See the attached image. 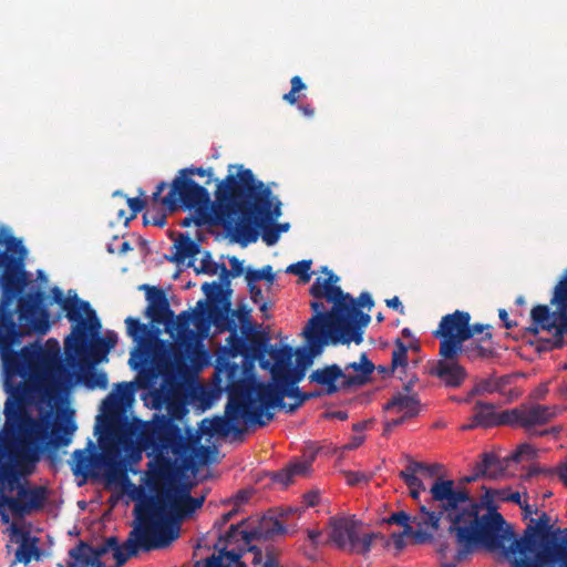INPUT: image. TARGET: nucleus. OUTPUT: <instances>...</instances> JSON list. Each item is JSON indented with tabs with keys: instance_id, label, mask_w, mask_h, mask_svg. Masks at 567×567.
I'll return each instance as SVG.
<instances>
[{
	"instance_id": "obj_27",
	"label": "nucleus",
	"mask_w": 567,
	"mask_h": 567,
	"mask_svg": "<svg viewBox=\"0 0 567 567\" xmlns=\"http://www.w3.org/2000/svg\"><path fill=\"white\" fill-rule=\"evenodd\" d=\"M140 289L146 292L148 305L145 315L151 319L152 323L162 324L172 318L173 310L163 289L146 284L140 286Z\"/></svg>"
},
{
	"instance_id": "obj_30",
	"label": "nucleus",
	"mask_w": 567,
	"mask_h": 567,
	"mask_svg": "<svg viewBox=\"0 0 567 567\" xmlns=\"http://www.w3.org/2000/svg\"><path fill=\"white\" fill-rule=\"evenodd\" d=\"M107 551V547L104 544L93 547L81 540L78 546L69 551V556L74 561L69 563L68 567H105L101 558Z\"/></svg>"
},
{
	"instance_id": "obj_38",
	"label": "nucleus",
	"mask_w": 567,
	"mask_h": 567,
	"mask_svg": "<svg viewBox=\"0 0 567 567\" xmlns=\"http://www.w3.org/2000/svg\"><path fill=\"white\" fill-rule=\"evenodd\" d=\"M384 522L389 525L402 526L404 534H414L416 543H425L432 538V535L423 529L424 527L417 526V529H414L411 525V523H414L413 517L404 511L392 513Z\"/></svg>"
},
{
	"instance_id": "obj_48",
	"label": "nucleus",
	"mask_w": 567,
	"mask_h": 567,
	"mask_svg": "<svg viewBox=\"0 0 567 567\" xmlns=\"http://www.w3.org/2000/svg\"><path fill=\"white\" fill-rule=\"evenodd\" d=\"M16 333V324L10 313L3 316L0 320V348L7 349L12 344Z\"/></svg>"
},
{
	"instance_id": "obj_9",
	"label": "nucleus",
	"mask_w": 567,
	"mask_h": 567,
	"mask_svg": "<svg viewBox=\"0 0 567 567\" xmlns=\"http://www.w3.org/2000/svg\"><path fill=\"white\" fill-rule=\"evenodd\" d=\"M48 497V487L21 483L14 465L0 464V509L8 508L13 517L23 518L42 511Z\"/></svg>"
},
{
	"instance_id": "obj_29",
	"label": "nucleus",
	"mask_w": 567,
	"mask_h": 567,
	"mask_svg": "<svg viewBox=\"0 0 567 567\" xmlns=\"http://www.w3.org/2000/svg\"><path fill=\"white\" fill-rule=\"evenodd\" d=\"M308 379L311 383L320 385L327 395H333L339 392L340 389H343L342 381H344V371L337 363H332L313 370Z\"/></svg>"
},
{
	"instance_id": "obj_20",
	"label": "nucleus",
	"mask_w": 567,
	"mask_h": 567,
	"mask_svg": "<svg viewBox=\"0 0 567 567\" xmlns=\"http://www.w3.org/2000/svg\"><path fill=\"white\" fill-rule=\"evenodd\" d=\"M127 334L135 343V349L131 353L128 363L133 370H138L145 364L151 354V349L156 340L157 330L147 323H142L140 319L127 317L125 319Z\"/></svg>"
},
{
	"instance_id": "obj_23",
	"label": "nucleus",
	"mask_w": 567,
	"mask_h": 567,
	"mask_svg": "<svg viewBox=\"0 0 567 567\" xmlns=\"http://www.w3.org/2000/svg\"><path fill=\"white\" fill-rule=\"evenodd\" d=\"M95 364L81 363L76 364L75 368H71L66 373L65 378L61 382V393L70 390L78 383L84 384L87 389H106L107 388V375L103 371H96Z\"/></svg>"
},
{
	"instance_id": "obj_26",
	"label": "nucleus",
	"mask_w": 567,
	"mask_h": 567,
	"mask_svg": "<svg viewBox=\"0 0 567 567\" xmlns=\"http://www.w3.org/2000/svg\"><path fill=\"white\" fill-rule=\"evenodd\" d=\"M51 293L53 301L61 307L68 320L73 324H76L89 313H93L90 302L80 299L75 291L70 290L69 295L64 297L59 287H53Z\"/></svg>"
},
{
	"instance_id": "obj_61",
	"label": "nucleus",
	"mask_w": 567,
	"mask_h": 567,
	"mask_svg": "<svg viewBox=\"0 0 567 567\" xmlns=\"http://www.w3.org/2000/svg\"><path fill=\"white\" fill-rule=\"evenodd\" d=\"M202 290L210 301L217 300V298L223 293L221 285L216 281L204 282Z\"/></svg>"
},
{
	"instance_id": "obj_11",
	"label": "nucleus",
	"mask_w": 567,
	"mask_h": 567,
	"mask_svg": "<svg viewBox=\"0 0 567 567\" xmlns=\"http://www.w3.org/2000/svg\"><path fill=\"white\" fill-rule=\"evenodd\" d=\"M168 187L166 182H161L152 195L155 203H161L171 213L192 210L193 208H210L212 203L208 189L199 185L194 178H188L186 171H178L165 196L162 193Z\"/></svg>"
},
{
	"instance_id": "obj_13",
	"label": "nucleus",
	"mask_w": 567,
	"mask_h": 567,
	"mask_svg": "<svg viewBox=\"0 0 567 567\" xmlns=\"http://www.w3.org/2000/svg\"><path fill=\"white\" fill-rule=\"evenodd\" d=\"M34 367L45 394L50 398L60 394L61 382L71 367L63 362L60 354V344L55 339H49L45 343V348L39 349L35 354Z\"/></svg>"
},
{
	"instance_id": "obj_3",
	"label": "nucleus",
	"mask_w": 567,
	"mask_h": 567,
	"mask_svg": "<svg viewBox=\"0 0 567 567\" xmlns=\"http://www.w3.org/2000/svg\"><path fill=\"white\" fill-rule=\"evenodd\" d=\"M28 249L22 239L13 236L9 228L0 227V309L7 311L18 298V317L25 333L45 334L50 329L48 313L43 310L37 317L44 293L40 290L22 295L31 282V275L25 270Z\"/></svg>"
},
{
	"instance_id": "obj_15",
	"label": "nucleus",
	"mask_w": 567,
	"mask_h": 567,
	"mask_svg": "<svg viewBox=\"0 0 567 567\" xmlns=\"http://www.w3.org/2000/svg\"><path fill=\"white\" fill-rule=\"evenodd\" d=\"M471 316L466 311L455 310L442 317L437 329L433 332L441 339L440 355L456 359L462 352V343L471 339Z\"/></svg>"
},
{
	"instance_id": "obj_52",
	"label": "nucleus",
	"mask_w": 567,
	"mask_h": 567,
	"mask_svg": "<svg viewBox=\"0 0 567 567\" xmlns=\"http://www.w3.org/2000/svg\"><path fill=\"white\" fill-rule=\"evenodd\" d=\"M536 450L528 443H523L517 446V449L507 456V461L519 463L524 458L533 460L536 456Z\"/></svg>"
},
{
	"instance_id": "obj_4",
	"label": "nucleus",
	"mask_w": 567,
	"mask_h": 567,
	"mask_svg": "<svg viewBox=\"0 0 567 567\" xmlns=\"http://www.w3.org/2000/svg\"><path fill=\"white\" fill-rule=\"evenodd\" d=\"M504 526L498 533L499 546L485 548L497 550L509 567H561L566 561L567 528H554L547 513L530 518L519 537Z\"/></svg>"
},
{
	"instance_id": "obj_60",
	"label": "nucleus",
	"mask_w": 567,
	"mask_h": 567,
	"mask_svg": "<svg viewBox=\"0 0 567 567\" xmlns=\"http://www.w3.org/2000/svg\"><path fill=\"white\" fill-rule=\"evenodd\" d=\"M126 202L131 209V215L125 217V224H128L130 220L134 219L144 209L146 202L140 197H128Z\"/></svg>"
},
{
	"instance_id": "obj_49",
	"label": "nucleus",
	"mask_w": 567,
	"mask_h": 567,
	"mask_svg": "<svg viewBox=\"0 0 567 567\" xmlns=\"http://www.w3.org/2000/svg\"><path fill=\"white\" fill-rule=\"evenodd\" d=\"M246 280L248 286L255 285V282L259 280H266L267 282L272 284L275 280L272 267L270 265H267L258 270L248 269L246 271Z\"/></svg>"
},
{
	"instance_id": "obj_33",
	"label": "nucleus",
	"mask_w": 567,
	"mask_h": 567,
	"mask_svg": "<svg viewBox=\"0 0 567 567\" xmlns=\"http://www.w3.org/2000/svg\"><path fill=\"white\" fill-rule=\"evenodd\" d=\"M233 332L227 338V346L233 357L244 355L256 358L259 355L266 347V341L261 337L255 336L250 339L249 344L245 339L236 333L235 327L231 328Z\"/></svg>"
},
{
	"instance_id": "obj_19",
	"label": "nucleus",
	"mask_w": 567,
	"mask_h": 567,
	"mask_svg": "<svg viewBox=\"0 0 567 567\" xmlns=\"http://www.w3.org/2000/svg\"><path fill=\"white\" fill-rule=\"evenodd\" d=\"M330 538L341 549L365 555L371 550L372 542L383 536L379 533H368L360 537L357 522L340 518L332 523Z\"/></svg>"
},
{
	"instance_id": "obj_18",
	"label": "nucleus",
	"mask_w": 567,
	"mask_h": 567,
	"mask_svg": "<svg viewBox=\"0 0 567 567\" xmlns=\"http://www.w3.org/2000/svg\"><path fill=\"white\" fill-rule=\"evenodd\" d=\"M556 406L542 404H520L509 410V426L523 427L530 436H544L549 433H558L553 427L550 430L536 431L534 427L545 425L557 415Z\"/></svg>"
},
{
	"instance_id": "obj_7",
	"label": "nucleus",
	"mask_w": 567,
	"mask_h": 567,
	"mask_svg": "<svg viewBox=\"0 0 567 567\" xmlns=\"http://www.w3.org/2000/svg\"><path fill=\"white\" fill-rule=\"evenodd\" d=\"M3 413L0 452H8L18 463L33 464L48 437V426L11 400L6 402Z\"/></svg>"
},
{
	"instance_id": "obj_10",
	"label": "nucleus",
	"mask_w": 567,
	"mask_h": 567,
	"mask_svg": "<svg viewBox=\"0 0 567 567\" xmlns=\"http://www.w3.org/2000/svg\"><path fill=\"white\" fill-rule=\"evenodd\" d=\"M100 329L101 322L94 310L72 326L64 340L65 360L71 368L89 362L97 364L107 355L109 351L97 338Z\"/></svg>"
},
{
	"instance_id": "obj_21",
	"label": "nucleus",
	"mask_w": 567,
	"mask_h": 567,
	"mask_svg": "<svg viewBox=\"0 0 567 567\" xmlns=\"http://www.w3.org/2000/svg\"><path fill=\"white\" fill-rule=\"evenodd\" d=\"M153 497H159V495H152ZM206 495L203 494L199 497H167L164 498L161 496V499L164 504L163 512V520L158 528V537H163L167 539L172 534H177L178 532H166L165 523L168 519H184L190 517L198 508H200L205 502Z\"/></svg>"
},
{
	"instance_id": "obj_31",
	"label": "nucleus",
	"mask_w": 567,
	"mask_h": 567,
	"mask_svg": "<svg viewBox=\"0 0 567 567\" xmlns=\"http://www.w3.org/2000/svg\"><path fill=\"white\" fill-rule=\"evenodd\" d=\"M307 342V348L296 350L297 367L308 369L313 363V358L320 355L324 347L332 344L326 336H318L302 331L301 333Z\"/></svg>"
},
{
	"instance_id": "obj_50",
	"label": "nucleus",
	"mask_w": 567,
	"mask_h": 567,
	"mask_svg": "<svg viewBox=\"0 0 567 567\" xmlns=\"http://www.w3.org/2000/svg\"><path fill=\"white\" fill-rule=\"evenodd\" d=\"M312 265V260H300L298 262L291 264L287 267L286 272L299 276V279L302 284H306L310 280V268Z\"/></svg>"
},
{
	"instance_id": "obj_8",
	"label": "nucleus",
	"mask_w": 567,
	"mask_h": 567,
	"mask_svg": "<svg viewBox=\"0 0 567 567\" xmlns=\"http://www.w3.org/2000/svg\"><path fill=\"white\" fill-rule=\"evenodd\" d=\"M132 496L137 502L134 513L138 524L130 532L121 548L113 553L114 567H122L131 557L137 555L140 548L145 551L161 548L177 537V534H172L167 539L158 537L164 512L161 497L146 496L140 488H135Z\"/></svg>"
},
{
	"instance_id": "obj_41",
	"label": "nucleus",
	"mask_w": 567,
	"mask_h": 567,
	"mask_svg": "<svg viewBox=\"0 0 567 567\" xmlns=\"http://www.w3.org/2000/svg\"><path fill=\"white\" fill-rule=\"evenodd\" d=\"M306 374V369L296 365L295 369L290 368L289 364L274 367L271 375L274 384H287L297 385L302 381Z\"/></svg>"
},
{
	"instance_id": "obj_35",
	"label": "nucleus",
	"mask_w": 567,
	"mask_h": 567,
	"mask_svg": "<svg viewBox=\"0 0 567 567\" xmlns=\"http://www.w3.org/2000/svg\"><path fill=\"white\" fill-rule=\"evenodd\" d=\"M192 319L193 317L189 311H182L177 316L173 312L172 318L167 319L162 324L171 336L177 332L179 343L188 349L192 347V340L194 338V331L189 329Z\"/></svg>"
},
{
	"instance_id": "obj_43",
	"label": "nucleus",
	"mask_w": 567,
	"mask_h": 567,
	"mask_svg": "<svg viewBox=\"0 0 567 567\" xmlns=\"http://www.w3.org/2000/svg\"><path fill=\"white\" fill-rule=\"evenodd\" d=\"M215 203L210 208H193L195 215L185 217L179 225L182 227H189L192 224L196 226L204 225H219L216 219V215L214 212Z\"/></svg>"
},
{
	"instance_id": "obj_2",
	"label": "nucleus",
	"mask_w": 567,
	"mask_h": 567,
	"mask_svg": "<svg viewBox=\"0 0 567 567\" xmlns=\"http://www.w3.org/2000/svg\"><path fill=\"white\" fill-rule=\"evenodd\" d=\"M229 174L215 189V215L219 226L244 245L255 243L262 230L267 246L278 243L275 221L281 216V203L270 187L256 179L243 165H229Z\"/></svg>"
},
{
	"instance_id": "obj_1",
	"label": "nucleus",
	"mask_w": 567,
	"mask_h": 567,
	"mask_svg": "<svg viewBox=\"0 0 567 567\" xmlns=\"http://www.w3.org/2000/svg\"><path fill=\"white\" fill-rule=\"evenodd\" d=\"M426 504L420 505V515L413 516L419 527L440 528L442 518L451 523L447 532L455 537L456 563L464 560L478 547H498L499 529L506 522L495 508L480 515L482 505L475 502L465 487L456 486L453 480L434 478Z\"/></svg>"
},
{
	"instance_id": "obj_17",
	"label": "nucleus",
	"mask_w": 567,
	"mask_h": 567,
	"mask_svg": "<svg viewBox=\"0 0 567 567\" xmlns=\"http://www.w3.org/2000/svg\"><path fill=\"white\" fill-rule=\"evenodd\" d=\"M216 373L224 375L225 389L228 392L229 408L237 405V402L252 406L258 405V385L261 382L248 381L244 378L243 369L235 362L219 363Z\"/></svg>"
},
{
	"instance_id": "obj_37",
	"label": "nucleus",
	"mask_w": 567,
	"mask_h": 567,
	"mask_svg": "<svg viewBox=\"0 0 567 567\" xmlns=\"http://www.w3.org/2000/svg\"><path fill=\"white\" fill-rule=\"evenodd\" d=\"M421 402L416 393L403 394L401 392L395 393L384 405L385 411L396 410L398 412H404L403 415L409 419L416 416L420 413Z\"/></svg>"
},
{
	"instance_id": "obj_16",
	"label": "nucleus",
	"mask_w": 567,
	"mask_h": 567,
	"mask_svg": "<svg viewBox=\"0 0 567 567\" xmlns=\"http://www.w3.org/2000/svg\"><path fill=\"white\" fill-rule=\"evenodd\" d=\"M257 408H262V419L271 421L275 414L270 409L279 408L288 413L295 412L302 404H298L305 392L297 385L260 383L258 385Z\"/></svg>"
},
{
	"instance_id": "obj_57",
	"label": "nucleus",
	"mask_w": 567,
	"mask_h": 567,
	"mask_svg": "<svg viewBox=\"0 0 567 567\" xmlns=\"http://www.w3.org/2000/svg\"><path fill=\"white\" fill-rule=\"evenodd\" d=\"M271 358L275 360L276 362V365L275 367H278V365H285V364H289L287 361L291 358L292 355V348L291 347H285L282 349H275L272 348L270 351H269Z\"/></svg>"
},
{
	"instance_id": "obj_46",
	"label": "nucleus",
	"mask_w": 567,
	"mask_h": 567,
	"mask_svg": "<svg viewBox=\"0 0 567 567\" xmlns=\"http://www.w3.org/2000/svg\"><path fill=\"white\" fill-rule=\"evenodd\" d=\"M422 467V462L410 460L405 470L400 472L399 476L404 481L409 489H426L423 482L416 476Z\"/></svg>"
},
{
	"instance_id": "obj_53",
	"label": "nucleus",
	"mask_w": 567,
	"mask_h": 567,
	"mask_svg": "<svg viewBox=\"0 0 567 567\" xmlns=\"http://www.w3.org/2000/svg\"><path fill=\"white\" fill-rule=\"evenodd\" d=\"M219 265L213 260L209 251H205L200 258L199 267H195L196 274H206L214 276L218 274Z\"/></svg>"
},
{
	"instance_id": "obj_63",
	"label": "nucleus",
	"mask_w": 567,
	"mask_h": 567,
	"mask_svg": "<svg viewBox=\"0 0 567 567\" xmlns=\"http://www.w3.org/2000/svg\"><path fill=\"white\" fill-rule=\"evenodd\" d=\"M197 307L205 308L208 318L213 319L215 322H217L219 318L224 317L221 309H219L217 305H207L204 301H198Z\"/></svg>"
},
{
	"instance_id": "obj_62",
	"label": "nucleus",
	"mask_w": 567,
	"mask_h": 567,
	"mask_svg": "<svg viewBox=\"0 0 567 567\" xmlns=\"http://www.w3.org/2000/svg\"><path fill=\"white\" fill-rule=\"evenodd\" d=\"M220 554L227 560L226 564H230L235 567H246V564L241 560V553L236 550H227L226 548L220 549Z\"/></svg>"
},
{
	"instance_id": "obj_56",
	"label": "nucleus",
	"mask_w": 567,
	"mask_h": 567,
	"mask_svg": "<svg viewBox=\"0 0 567 567\" xmlns=\"http://www.w3.org/2000/svg\"><path fill=\"white\" fill-rule=\"evenodd\" d=\"M461 353H464L470 360H475L477 358H486L491 351L478 343H471L467 346L462 344Z\"/></svg>"
},
{
	"instance_id": "obj_55",
	"label": "nucleus",
	"mask_w": 567,
	"mask_h": 567,
	"mask_svg": "<svg viewBox=\"0 0 567 567\" xmlns=\"http://www.w3.org/2000/svg\"><path fill=\"white\" fill-rule=\"evenodd\" d=\"M181 171H186V175L188 176V178H193L195 175H198L200 177H207V179L205 181V183L203 185L205 187L210 185L213 182H215L217 185L218 181H219L218 178H214L213 167L204 168V167L189 166V167L182 168Z\"/></svg>"
},
{
	"instance_id": "obj_64",
	"label": "nucleus",
	"mask_w": 567,
	"mask_h": 567,
	"mask_svg": "<svg viewBox=\"0 0 567 567\" xmlns=\"http://www.w3.org/2000/svg\"><path fill=\"white\" fill-rule=\"evenodd\" d=\"M246 524V519H243L238 524H231L224 536L219 537V542L231 543V540L240 534L239 528Z\"/></svg>"
},
{
	"instance_id": "obj_45",
	"label": "nucleus",
	"mask_w": 567,
	"mask_h": 567,
	"mask_svg": "<svg viewBox=\"0 0 567 567\" xmlns=\"http://www.w3.org/2000/svg\"><path fill=\"white\" fill-rule=\"evenodd\" d=\"M76 430V424L69 421L65 424L56 423L52 430V439L50 443L54 447L68 446L72 441V434Z\"/></svg>"
},
{
	"instance_id": "obj_58",
	"label": "nucleus",
	"mask_w": 567,
	"mask_h": 567,
	"mask_svg": "<svg viewBox=\"0 0 567 567\" xmlns=\"http://www.w3.org/2000/svg\"><path fill=\"white\" fill-rule=\"evenodd\" d=\"M144 225H153L157 227H164L166 225V215L161 212L147 210L143 215Z\"/></svg>"
},
{
	"instance_id": "obj_54",
	"label": "nucleus",
	"mask_w": 567,
	"mask_h": 567,
	"mask_svg": "<svg viewBox=\"0 0 567 567\" xmlns=\"http://www.w3.org/2000/svg\"><path fill=\"white\" fill-rule=\"evenodd\" d=\"M291 89L288 93L284 94L282 99L290 105H295L298 100V93L306 89V84L299 75H295L290 80Z\"/></svg>"
},
{
	"instance_id": "obj_42",
	"label": "nucleus",
	"mask_w": 567,
	"mask_h": 567,
	"mask_svg": "<svg viewBox=\"0 0 567 567\" xmlns=\"http://www.w3.org/2000/svg\"><path fill=\"white\" fill-rule=\"evenodd\" d=\"M311 464L310 460L290 463L287 467L276 472L274 480L282 485H288L293 476L307 475L311 470Z\"/></svg>"
},
{
	"instance_id": "obj_47",
	"label": "nucleus",
	"mask_w": 567,
	"mask_h": 567,
	"mask_svg": "<svg viewBox=\"0 0 567 567\" xmlns=\"http://www.w3.org/2000/svg\"><path fill=\"white\" fill-rule=\"evenodd\" d=\"M395 348L392 352V360L389 370L391 373H395L398 369H409L408 362V347L401 339H396L394 343Z\"/></svg>"
},
{
	"instance_id": "obj_28",
	"label": "nucleus",
	"mask_w": 567,
	"mask_h": 567,
	"mask_svg": "<svg viewBox=\"0 0 567 567\" xmlns=\"http://www.w3.org/2000/svg\"><path fill=\"white\" fill-rule=\"evenodd\" d=\"M429 374L439 378L449 388H458L467 378L464 367L455 361V359H445L434 362Z\"/></svg>"
},
{
	"instance_id": "obj_34",
	"label": "nucleus",
	"mask_w": 567,
	"mask_h": 567,
	"mask_svg": "<svg viewBox=\"0 0 567 567\" xmlns=\"http://www.w3.org/2000/svg\"><path fill=\"white\" fill-rule=\"evenodd\" d=\"M166 478H167L166 471L162 467L156 468L150 474V476L146 481L147 487L150 488L151 492H154V493H156V495L163 496L164 498L192 496L190 495V488H192L190 484L174 485V486H171L169 488H167L165 492H162L161 488Z\"/></svg>"
},
{
	"instance_id": "obj_36",
	"label": "nucleus",
	"mask_w": 567,
	"mask_h": 567,
	"mask_svg": "<svg viewBox=\"0 0 567 567\" xmlns=\"http://www.w3.org/2000/svg\"><path fill=\"white\" fill-rule=\"evenodd\" d=\"M374 369L375 367L368 359L367 353L362 352L359 362H351L344 367L343 371L353 370L357 372V374L351 375L344 373V381H342V388L349 389L354 385L365 384L369 381L370 375L374 371Z\"/></svg>"
},
{
	"instance_id": "obj_40",
	"label": "nucleus",
	"mask_w": 567,
	"mask_h": 567,
	"mask_svg": "<svg viewBox=\"0 0 567 567\" xmlns=\"http://www.w3.org/2000/svg\"><path fill=\"white\" fill-rule=\"evenodd\" d=\"M560 318L561 321L559 322L558 329L555 330L551 338L538 339L532 342L537 352H548L564 347V334L567 333V316L563 313Z\"/></svg>"
},
{
	"instance_id": "obj_32",
	"label": "nucleus",
	"mask_w": 567,
	"mask_h": 567,
	"mask_svg": "<svg viewBox=\"0 0 567 567\" xmlns=\"http://www.w3.org/2000/svg\"><path fill=\"white\" fill-rule=\"evenodd\" d=\"M478 461L474 464L482 478L498 480L505 475L509 466L507 456L502 458L495 452H483L478 456Z\"/></svg>"
},
{
	"instance_id": "obj_25",
	"label": "nucleus",
	"mask_w": 567,
	"mask_h": 567,
	"mask_svg": "<svg viewBox=\"0 0 567 567\" xmlns=\"http://www.w3.org/2000/svg\"><path fill=\"white\" fill-rule=\"evenodd\" d=\"M322 272L327 274L328 277L326 279L320 277L316 278L309 289V293L315 299L346 302L350 305V308H357L354 298L336 285L339 281V277L333 271L329 270L328 267H323Z\"/></svg>"
},
{
	"instance_id": "obj_24",
	"label": "nucleus",
	"mask_w": 567,
	"mask_h": 567,
	"mask_svg": "<svg viewBox=\"0 0 567 567\" xmlns=\"http://www.w3.org/2000/svg\"><path fill=\"white\" fill-rule=\"evenodd\" d=\"M473 412L471 422L461 426L463 431H471L476 427L488 429L509 425L511 423L509 410L497 412L495 404L489 402L476 401Z\"/></svg>"
},
{
	"instance_id": "obj_44",
	"label": "nucleus",
	"mask_w": 567,
	"mask_h": 567,
	"mask_svg": "<svg viewBox=\"0 0 567 567\" xmlns=\"http://www.w3.org/2000/svg\"><path fill=\"white\" fill-rule=\"evenodd\" d=\"M11 529L13 534L22 535V543L16 550L13 565H16L17 563H23L28 565L31 561L32 554L38 553V548L34 545V543H28V533L21 532V529L18 528L16 525H12ZM35 540L37 539L34 538L33 542Z\"/></svg>"
},
{
	"instance_id": "obj_39",
	"label": "nucleus",
	"mask_w": 567,
	"mask_h": 567,
	"mask_svg": "<svg viewBox=\"0 0 567 567\" xmlns=\"http://www.w3.org/2000/svg\"><path fill=\"white\" fill-rule=\"evenodd\" d=\"M176 249L175 254L167 259L169 261L182 264L186 258H194L200 252V246L198 243L193 240L188 235L181 234L176 243L174 244Z\"/></svg>"
},
{
	"instance_id": "obj_51",
	"label": "nucleus",
	"mask_w": 567,
	"mask_h": 567,
	"mask_svg": "<svg viewBox=\"0 0 567 567\" xmlns=\"http://www.w3.org/2000/svg\"><path fill=\"white\" fill-rule=\"evenodd\" d=\"M258 528L262 529V534H261L262 539H270L276 535L284 534L286 530V528L281 524V522L278 519H274V518L264 520Z\"/></svg>"
},
{
	"instance_id": "obj_12",
	"label": "nucleus",
	"mask_w": 567,
	"mask_h": 567,
	"mask_svg": "<svg viewBox=\"0 0 567 567\" xmlns=\"http://www.w3.org/2000/svg\"><path fill=\"white\" fill-rule=\"evenodd\" d=\"M167 410L171 416L156 417L147 430V436L159 450L171 451L175 456H184L189 450V444L173 419L181 417L184 408L181 404L168 403Z\"/></svg>"
},
{
	"instance_id": "obj_59",
	"label": "nucleus",
	"mask_w": 567,
	"mask_h": 567,
	"mask_svg": "<svg viewBox=\"0 0 567 567\" xmlns=\"http://www.w3.org/2000/svg\"><path fill=\"white\" fill-rule=\"evenodd\" d=\"M343 475L349 486H355L360 483H368L371 478V475L359 471H343Z\"/></svg>"
},
{
	"instance_id": "obj_6",
	"label": "nucleus",
	"mask_w": 567,
	"mask_h": 567,
	"mask_svg": "<svg viewBox=\"0 0 567 567\" xmlns=\"http://www.w3.org/2000/svg\"><path fill=\"white\" fill-rule=\"evenodd\" d=\"M321 300L315 299L310 302L313 315L302 331L327 336L332 346L350 344L351 342L362 343L363 329L371 321L370 315L360 311L358 308H350L349 303L340 301H330L332 308L326 311Z\"/></svg>"
},
{
	"instance_id": "obj_22",
	"label": "nucleus",
	"mask_w": 567,
	"mask_h": 567,
	"mask_svg": "<svg viewBox=\"0 0 567 567\" xmlns=\"http://www.w3.org/2000/svg\"><path fill=\"white\" fill-rule=\"evenodd\" d=\"M550 303L557 306L556 311L551 312L546 305H537L530 311L533 324L539 326L547 331L557 330L561 321L560 316L563 313L567 316V289L559 282L555 287Z\"/></svg>"
},
{
	"instance_id": "obj_14",
	"label": "nucleus",
	"mask_w": 567,
	"mask_h": 567,
	"mask_svg": "<svg viewBox=\"0 0 567 567\" xmlns=\"http://www.w3.org/2000/svg\"><path fill=\"white\" fill-rule=\"evenodd\" d=\"M243 419L247 425L265 426L267 421L262 419V408H257L237 402V405L229 408V401L225 408V415L204 419L202 431L205 434L227 436L230 432L241 434L243 430L236 423Z\"/></svg>"
},
{
	"instance_id": "obj_5",
	"label": "nucleus",
	"mask_w": 567,
	"mask_h": 567,
	"mask_svg": "<svg viewBox=\"0 0 567 567\" xmlns=\"http://www.w3.org/2000/svg\"><path fill=\"white\" fill-rule=\"evenodd\" d=\"M95 434H99L102 453L93 456L86 449L75 450L72 454L75 475L87 476L92 465L102 466L107 482L128 481L126 463L122 458L121 444L124 436L123 424L117 404L109 398L104 401V415L97 416Z\"/></svg>"
}]
</instances>
